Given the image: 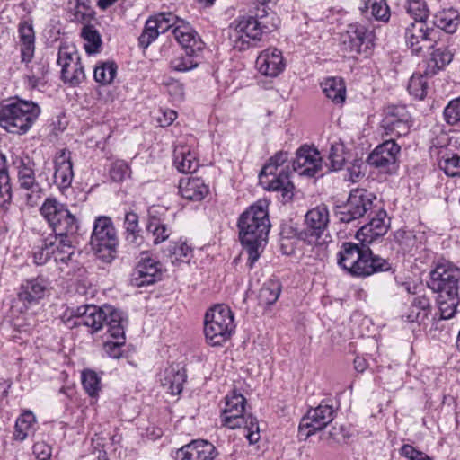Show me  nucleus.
Returning a JSON list of instances; mask_svg holds the SVG:
<instances>
[{"instance_id":"obj_1","label":"nucleus","mask_w":460,"mask_h":460,"mask_svg":"<svg viewBox=\"0 0 460 460\" xmlns=\"http://www.w3.org/2000/svg\"><path fill=\"white\" fill-rule=\"evenodd\" d=\"M386 217V212L379 209L367 224L359 228L356 236L361 242L360 245L350 242L342 243L337 253L338 265L351 276L364 278L392 270L388 260L373 254L367 245L387 233L389 223Z\"/></svg>"},{"instance_id":"obj_2","label":"nucleus","mask_w":460,"mask_h":460,"mask_svg":"<svg viewBox=\"0 0 460 460\" xmlns=\"http://www.w3.org/2000/svg\"><path fill=\"white\" fill-rule=\"evenodd\" d=\"M40 214L55 233L52 256L56 262H67L74 254V243L79 229L75 217L56 199L48 198L40 207Z\"/></svg>"},{"instance_id":"obj_3","label":"nucleus","mask_w":460,"mask_h":460,"mask_svg":"<svg viewBox=\"0 0 460 460\" xmlns=\"http://www.w3.org/2000/svg\"><path fill=\"white\" fill-rule=\"evenodd\" d=\"M237 226L241 243L248 254L247 265L252 269L268 243L270 223L266 202L259 201L243 212Z\"/></svg>"},{"instance_id":"obj_4","label":"nucleus","mask_w":460,"mask_h":460,"mask_svg":"<svg viewBox=\"0 0 460 460\" xmlns=\"http://www.w3.org/2000/svg\"><path fill=\"white\" fill-rule=\"evenodd\" d=\"M68 313L69 318L75 320L74 325L86 326L91 333L98 332L105 326L112 338H123L126 319L120 310L111 305H83L70 308Z\"/></svg>"},{"instance_id":"obj_5","label":"nucleus","mask_w":460,"mask_h":460,"mask_svg":"<svg viewBox=\"0 0 460 460\" xmlns=\"http://www.w3.org/2000/svg\"><path fill=\"white\" fill-rule=\"evenodd\" d=\"M40 108L31 101L16 99L15 102L0 105V126L11 134L28 132L39 115Z\"/></svg>"},{"instance_id":"obj_6","label":"nucleus","mask_w":460,"mask_h":460,"mask_svg":"<svg viewBox=\"0 0 460 460\" xmlns=\"http://www.w3.org/2000/svg\"><path fill=\"white\" fill-rule=\"evenodd\" d=\"M234 329V314L228 306L217 305L207 312L204 333L210 345H221L230 337Z\"/></svg>"},{"instance_id":"obj_7","label":"nucleus","mask_w":460,"mask_h":460,"mask_svg":"<svg viewBox=\"0 0 460 460\" xmlns=\"http://www.w3.org/2000/svg\"><path fill=\"white\" fill-rule=\"evenodd\" d=\"M90 243L98 257L110 262L115 258L119 240L111 219L105 216L95 218Z\"/></svg>"},{"instance_id":"obj_8","label":"nucleus","mask_w":460,"mask_h":460,"mask_svg":"<svg viewBox=\"0 0 460 460\" xmlns=\"http://www.w3.org/2000/svg\"><path fill=\"white\" fill-rule=\"evenodd\" d=\"M411 126V116L405 105H387L382 119L385 137L382 144H396L398 138L409 134Z\"/></svg>"},{"instance_id":"obj_9","label":"nucleus","mask_w":460,"mask_h":460,"mask_svg":"<svg viewBox=\"0 0 460 460\" xmlns=\"http://www.w3.org/2000/svg\"><path fill=\"white\" fill-rule=\"evenodd\" d=\"M460 270L448 261L437 264L429 272L428 287L435 293H457L459 291Z\"/></svg>"},{"instance_id":"obj_10","label":"nucleus","mask_w":460,"mask_h":460,"mask_svg":"<svg viewBox=\"0 0 460 460\" xmlns=\"http://www.w3.org/2000/svg\"><path fill=\"white\" fill-rule=\"evenodd\" d=\"M334 413L332 405L324 402H322L317 407L310 408L300 420L298 436L306 439L317 431L323 429L333 420Z\"/></svg>"},{"instance_id":"obj_11","label":"nucleus","mask_w":460,"mask_h":460,"mask_svg":"<svg viewBox=\"0 0 460 460\" xmlns=\"http://www.w3.org/2000/svg\"><path fill=\"white\" fill-rule=\"evenodd\" d=\"M330 222V214L325 205H319L305 216V228L299 233V238L308 244H315L324 234Z\"/></svg>"},{"instance_id":"obj_12","label":"nucleus","mask_w":460,"mask_h":460,"mask_svg":"<svg viewBox=\"0 0 460 460\" xmlns=\"http://www.w3.org/2000/svg\"><path fill=\"white\" fill-rule=\"evenodd\" d=\"M376 196L365 189H356L350 191L346 206L340 212V220L350 223L362 217L373 208Z\"/></svg>"},{"instance_id":"obj_13","label":"nucleus","mask_w":460,"mask_h":460,"mask_svg":"<svg viewBox=\"0 0 460 460\" xmlns=\"http://www.w3.org/2000/svg\"><path fill=\"white\" fill-rule=\"evenodd\" d=\"M220 419L222 425L230 429L243 428L246 430L244 436L250 444H255L259 441L260 429L258 420L252 414L247 413L245 408L244 411L237 410V411H222Z\"/></svg>"},{"instance_id":"obj_14","label":"nucleus","mask_w":460,"mask_h":460,"mask_svg":"<svg viewBox=\"0 0 460 460\" xmlns=\"http://www.w3.org/2000/svg\"><path fill=\"white\" fill-rule=\"evenodd\" d=\"M438 31L427 27L421 21L413 22L405 28V40L412 53L420 54L424 49L434 48Z\"/></svg>"},{"instance_id":"obj_15","label":"nucleus","mask_w":460,"mask_h":460,"mask_svg":"<svg viewBox=\"0 0 460 460\" xmlns=\"http://www.w3.org/2000/svg\"><path fill=\"white\" fill-rule=\"evenodd\" d=\"M234 48L242 51L256 46L262 35L254 15L243 16L236 22Z\"/></svg>"},{"instance_id":"obj_16","label":"nucleus","mask_w":460,"mask_h":460,"mask_svg":"<svg viewBox=\"0 0 460 460\" xmlns=\"http://www.w3.org/2000/svg\"><path fill=\"white\" fill-rule=\"evenodd\" d=\"M58 64L61 66V77L65 83L76 86L84 80V66L75 51L69 52L67 48H60Z\"/></svg>"},{"instance_id":"obj_17","label":"nucleus","mask_w":460,"mask_h":460,"mask_svg":"<svg viewBox=\"0 0 460 460\" xmlns=\"http://www.w3.org/2000/svg\"><path fill=\"white\" fill-rule=\"evenodd\" d=\"M322 169V156L314 146H301L292 162V171L301 176L314 177Z\"/></svg>"},{"instance_id":"obj_18","label":"nucleus","mask_w":460,"mask_h":460,"mask_svg":"<svg viewBox=\"0 0 460 460\" xmlns=\"http://www.w3.org/2000/svg\"><path fill=\"white\" fill-rule=\"evenodd\" d=\"M50 288V281L46 277L39 275L23 280L19 287L17 296L19 301L28 307L43 299Z\"/></svg>"},{"instance_id":"obj_19","label":"nucleus","mask_w":460,"mask_h":460,"mask_svg":"<svg viewBox=\"0 0 460 460\" xmlns=\"http://www.w3.org/2000/svg\"><path fill=\"white\" fill-rule=\"evenodd\" d=\"M290 166L288 164L280 169L279 172L264 173L261 171L259 174L260 184L267 190L281 192L282 198L289 200L293 197L294 184L291 180Z\"/></svg>"},{"instance_id":"obj_20","label":"nucleus","mask_w":460,"mask_h":460,"mask_svg":"<svg viewBox=\"0 0 460 460\" xmlns=\"http://www.w3.org/2000/svg\"><path fill=\"white\" fill-rule=\"evenodd\" d=\"M373 34L364 25L349 24L341 42L346 50L355 53H366L372 46Z\"/></svg>"},{"instance_id":"obj_21","label":"nucleus","mask_w":460,"mask_h":460,"mask_svg":"<svg viewBox=\"0 0 460 460\" xmlns=\"http://www.w3.org/2000/svg\"><path fill=\"white\" fill-rule=\"evenodd\" d=\"M18 182L22 195L30 206H34L40 199L41 187L35 179V172L29 164L23 161L18 167Z\"/></svg>"},{"instance_id":"obj_22","label":"nucleus","mask_w":460,"mask_h":460,"mask_svg":"<svg viewBox=\"0 0 460 460\" xmlns=\"http://www.w3.org/2000/svg\"><path fill=\"white\" fill-rule=\"evenodd\" d=\"M400 146H376L367 156L369 165L378 169L382 172L393 173L397 169V155L400 153Z\"/></svg>"},{"instance_id":"obj_23","label":"nucleus","mask_w":460,"mask_h":460,"mask_svg":"<svg viewBox=\"0 0 460 460\" xmlns=\"http://www.w3.org/2000/svg\"><path fill=\"white\" fill-rule=\"evenodd\" d=\"M173 36L188 56H198L204 49V42L189 22L181 20L172 30Z\"/></svg>"},{"instance_id":"obj_24","label":"nucleus","mask_w":460,"mask_h":460,"mask_svg":"<svg viewBox=\"0 0 460 460\" xmlns=\"http://www.w3.org/2000/svg\"><path fill=\"white\" fill-rule=\"evenodd\" d=\"M161 264L155 259L143 257L132 272L131 281L137 287L154 284L162 278Z\"/></svg>"},{"instance_id":"obj_25","label":"nucleus","mask_w":460,"mask_h":460,"mask_svg":"<svg viewBox=\"0 0 460 460\" xmlns=\"http://www.w3.org/2000/svg\"><path fill=\"white\" fill-rule=\"evenodd\" d=\"M217 452L215 446L203 439L193 440L177 451L178 460H214Z\"/></svg>"},{"instance_id":"obj_26","label":"nucleus","mask_w":460,"mask_h":460,"mask_svg":"<svg viewBox=\"0 0 460 460\" xmlns=\"http://www.w3.org/2000/svg\"><path fill=\"white\" fill-rule=\"evenodd\" d=\"M256 66L263 75L270 77L279 75L285 68L282 52L275 48L261 51L256 59Z\"/></svg>"},{"instance_id":"obj_27","label":"nucleus","mask_w":460,"mask_h":460,"mask_svg":"<svg viewBox=\"0 0 460 460\" xmlns=\"http://www.w3.org/2000/svg\"><path fill=\"white\" fill-rule=\"evenodd\" d=\"M73 178L71 154L66 149H62L55 158L54 182L63 190L71 185Z\"/></svg>"},{"instance_id":"obj_28","label":"nucleus","mask_w":460,"mask_h":460,"mask_svg":"<svg viewBox=\"0 0 460 460\" xmlns=\"http://www.w3.org/2000/svg\"><path fill=\"white\" fill-rule=\"evenodd\" d=\"M179 191L183 199L200 201L208 193V188L200 178L184 177L180 180Z\"/></svg>"},{"instance_id":"obj_29","label":"nucleus","mask_w":460,"mask_h":460,"mask_svg":"<svg viewBox=\"0 0 460 460\" xmlns=\"http://www.w3.org/2000/svg\"><path fill=\"white\" fill-rule=\"evenodd\" d=\"M18 32L22 62L29 63L31 61L35 52L33 27L28 22H22L19 24Z\"/></svg>"},{"instance_id":"obj_30","label":"nucleus","mask_w":460,"mask_h":460,"mask_svg":"<svg viewBox=\"0 0 460 460\" xmlns=\"http://www.w3.org/2000/svg\"><path fill=\"white\" fill-rule=\"evenodd\" d=\"M173 164L182 173H192L199 166L196 155L190 146H176L173 153Z\"/></svg>"},{"instance_id":"obj_31","label":"nucleus","mask_w":460,"mask_h":460,"mask_svg":"<svg viewBox=\"0 0 460 460\" xmlns=\"http://www.w3.org/2000/svg\"><path fill=\"white\" fill-rule=\"evenodd\" d=\"M186 375L183 370L179 368V366H171L164 370L161 384L168 393L175 395L182 391Z\"/></svg>"},{"instance_id":"obj_32","label":"nucleus","mask_w":460,"mask_h":460,"mask_svg":"<svg viewBox=\"0 0 460 460\" xmlns=\"http://www.w3.org/2000/svg\"><path fill=\"white\" fill-rule=\"evenodd\" d=\"M437 305L440 320L452 319L458 312L459 296L457 293H441L438 295Z\"/></svg>"},{"instance_id":"obj_33","label":"nucleus","mask_w":460,"mask_h":460,"mask_svg":"<svg viewBox=\"0 0 460 460\" xmlns=\"http://www.w3.org/2000/svg\"><path fill=\"white\" fill-rule=\"evenodd\" d=\"M148 234H152L155 244H159L165 241L172 234V229L164 222V219L149 212L148 223L146 225Z\"/></svg>"},{"instance_id":"obj_34","label":"nucleus","mask_w":460,"mask_h":460,"mask_svg":"<svg viewBox=\"0 0 460 460\" xmlns=\"http://www.w3.org/2000/svg\"><path fill=\"white\" fill-rule=\"evenodd\" d=\"M252 13L257 20L259 28L261 29V33L273 31L280 23L279 18L271 9L255 5Z\"/></svg>"},{"instance_id":"obj_35","label":"nucleus","mask_w":460,"mask_h":460,"mask_svg":"<svg viewBox=\"0 0 460 460\" xmlns=\"http://www.w3.org/2000/svg\"><path fill=\"white\" fill-rule=\"evenodd\" d=\"M434 50L431 53V58L428 65V69L425 71L426 75H433L438 70L443 69L453 59V53L448 50L445 46L438 47L434 45Z\"/></svg>"},{"instance_id":"obj_36","label":"nucleus","mask_w":460,"mask_h":460,"mask_svg":"<svg viewBox=\"0 0 460 460\" xmlns=\"http://www.w3.org/2000/svg\"><path fill=\"white\" fill-rule=\"evenodd\" d=\"M429 311V298L425 295H418L411 301L407 320L411 323H421L428 317Z\"/></svg>"},{"instance_id":"obj_37","label":"nucleus","mask_w":460,"mask_h":460,"mask_svg":"<svg viewBox=\"0 0 460 460\" xmlns=\"http://www.w3.org/2000/svg\"><path fill=\"white\" fill-rule=\"evenodd\" d=\"M421 235L418 236L411 230H398L394 234V241L403 253L412 254L421 248Z\"/></svg>"},{"instance_id":"obj_38","label":"nucleus","mask_w":460,"mask_h":460,"mask_svg":"<svg viewBox=\"0 0 460 460\" xmlns=\"http://www.w3.org/2000/svg\"><path fill=\"white\" fill-rule=\"evenodd\" d=\"M321 87L328 99L335 103H342L346 98V87L341 77H331L325 79Z\"/></svg>"},{"instance_id":"obj_39","label":"nucleus","mask_w":460,"mask_h":460,"mask_svg":"<svg viewBox=\"0 0 460 460\" xmlns=\"http://www.w3.org/2000/svg\"><path fill=\"white\" fill-rule=\"evenodd\" d=\"M36 418L31 411L22 412L15 421L14 438L23 441L35 432Z\"/></svg>"},{"instance_id":"obj_40","label":"nucleus","mask_w":460,"mask_h":460,"mask_svg":"<svg viewBox=\"0 0 460 460\" xmlns=\"http://www.w3.org/2000/svg\"><path fill=\"white\" fill-rule=\"evenodd\" d=\"M165 252L172 264L188 262L192 257V248L182 240L171 243Z\"/></svg>"},{"instance_id":"obj_41","label":"nucleus","mask_w":460,"mask_h":460,"mask_svg":"<svg viewBox=\"0 0 460 460\" xmlns=\"http://www.w3.org/2000/svg\"><path fill=\"white\" fill-rule=\"evenodd\" d=\"M433 23L447 33L456 31L459 23V15L454 9L443 10L435 14Z\"/></svg>"},{"instance_id":"obj_42","label":"nucleus","mask_w":460,"mask_h":460,"mask_svg":"<svg viewBox=\"0 0 460 460\" xmlns=\"http://www.w3.org/2000/svg\"><path fill=\"white\" fill-rule=\"evenodd\" d=\"M82 38L86 41L85 51L88 54L97 53L102 45L101 35L93 25H85L81 31Z\"/></svg>"},{"instance_id":"obj_43","label":"nucleus","mask_w":460,"mask_h":460,"mask_svg":"<svg viewBox=\"0 0 460 460\" xmlns=\"http://www.w3.org/2000/svg\"><path fill=\"white\" fill-rule=\"evenodd\" d=\"M281 292V286L277 281L265 283L259 292V301L261 305H273L279 298Z\"/></svg>"},{"instance_id":"obj_44","label":"nucleus","mask_w":460,"mask_h":460,"mask_svg":"<svg viewBox=\"0 0 460 460\" xmlns=\"http://www.w3.org/2000/svg\"><path fill=\"white\" fill-rule=\"evenodd\" d=\"M117 68L114 62H104L95 67L93 77L96 82L102 84H109L115 78Z\"/></svg>"},{"instance_id":"obj_45","label":"nucleus","mask_w":460,"mask_h":460,"mask_svg":"<svg viewBox=\"0 0 460 460\" xmlns=\"http://www.w3.org/2000/svg\"><path fill=\"white\" fill-rule=\"evenodd\" d=\"M350 158L346 146H331L328 159L330 167L333 171L341 170L345 163Z\"/></svg>"},{"instance_id":"obj_46","label":"nucleus","mask_w":460,"mask_h":460,"mask_svg":"<svg viewBox=\"0 0 460 460\" xmlns=\"http://www.w3.org/2000/svg\"><path fill=\"white\" fill-rule=\"evenodd\" d=\"M404 7L414 22H426L429 10L424 0H407Z\"/></svg>"},{"instance_id":"obj_47","label":"nucleus","mask_w":460,"mask_h":460,"mask_svg":"<svg viewBox=\"0 0 460 460\" xmlns=\"http://www.w3.org/2000/svg\"><path fill=\"white\" fill-rule=\"evenodd\" d=\"M439 168L447 176L456 177L460 175V156L455 154L443 155L438 162Z\"/></svg>"},{"instance_id":"obj_48","label":"nucleus","mask_w":460,"mask_h":460,"mask_svg":"<svg viewBox=\"0 0 460 460\" xmlns=\"http://www.w3.org/2000/svg\"><path fill=\"white\" fill-rule=\"evenodd\" d=\"M54 243H51L50 236L43 240L41 243L34 248L33 260L37 265L45 264L54 253Z\"/></svg>"},{"instance_id":"obj_49","label":"nucleus","mask_w":460,"mask_h":460,"mask_svg":"<svg viewBox=\"0 0 460 460\" xmlns=\"http://www.w3.org/2000/svg\"><path fill=\"white\" fill-rule=\"evenodd\" d=\"M82 384L86 393L94 397L98 395L101 389V378L93 370H84L82 372Z\"/></svg>"},{"instance_id":"obj_50","label":"nucleus","mask_w":460,"mask_h":460,"mask_svg":"<svg viewBox=\"0 0 460 460\" xmlns=\"http://www.w3.org/2000/svg\"><path fill=\"white\" fill-rule=\"evenodd\" d=\"M366 8L377 21L387 22L390 18V9L385 0H366Z\"/></svg>"},{"instance_id":"obj_51","label":"nucleus","mask_w":460,"mask_h":460,"mask_svg":"<svg viewBox=\"0 0 460 460\" xmlns=\"http://www.w3.org/2000/svg\"><path fill=\"white\" fill-rule=\"evenodd\" d=\"M427 82L421 74H413L408 84L409 93L414 97L421 100L427 94Z\"/></svg>"},{"instance_id":"obj_52","label":"nucleus","mask_w":460,"mask_h":460,"mask_svg":"<svg viewBox=\"0 0 460 460\" xmlns=\"http://www.w3.org/2000/svg\"><path fill=\"white\" fill-rule=\"evenodd\" d=\"M159 34L154 17H150L146 22L145 29L138 38L139 45L144 49L147 48Z\"/></svg>"},{"instance_id":"obj_53","label":"nucleus","mask_w":460,"mask_h":460,"mask_svg":"<svg viewBox=\"0 0 460 460\" xmlns=\"http://www.w3.org/2000/svg\"><path fill=\"white\" fill-rule=\"evenodd\" d=\"M289 153L285 151L277 152L273 156H271L267 164L263 166L261 171H264V173H273L278 171L280 167L285 168L288 164L285 165L286 163L288 162Z\"/></svg>"},{"instance_id":"obj_54","label":"nucleus","mask_w":460,"mask_h":460,"mask_svg":"<svg viewBox=\"0 0 460 460\" xmlns=\"http://www.w3.org/2000/svg\"><path fill=\"white\" fill-rule=\"evenodd\" d=\"M153 17L155 21L159 33H164L172 27L174 29L181 20L172 13H162Z\"/></svg>"},{"instance_id":"obj_55","label":"nucleus","mask_w":460,"mask_h":460,"mask_svg":"<svg viewBox=\"0 0 460 460\" xmlns=\"http://www.w3.org/2000/svg\"><path fill=\"white\" fill-rule=\"evenodd\" d=\"M246 406V399L240 394L233 391L225 397V406L222 411H244Z\"/></svg>"},{"instance_id":"obj_56","label":"nucleus","mask_w":460,"mask_h":460,"mask_svg":"<svg viewBox=\"0 0 460 460\" xmlns=\"http://www.w3.org/2000/svg\"><path fill=\"white\" fill-rule=\"evenodd\" d=\"M197 56L181 55L171 61V67L178 72H187L198 66L199 63L194 59Z\"/></svg>"},{"instance_id":"obj_57","label":"nucleus","mask_w":460,"mask_h":460,"mask_svg":"<svg viewBox=\"0 0 460 460\" xmlns=\"http://www.w3.org/2000/svg\"><path fill=\"white\" fill-rule=\"evenodd\" d=\"M110 174L112 181L120 182L129 177L130 169L125 161L118 160L112 164Z\"/></svg>"},{"instance_id":"obj_58","label":"nucleus","mask_w":460,"mask_h":460,"mask_svg":"<svg viewBox=\"0 0 460 460\" xmlns=\"http://www.w3.org/2000/svg\"><path fill=\"white\" fill-rule=\"evenodd\" d=\"M446 121L450 125L460 122V97L452 100L444 110Z\"/></svg>"},{"instance_id":"obj_59","label":"nucleus","mask_w":460,"mask_h":460,"mask_svg":"<svg viewBox=\"0 0 460 460\" xmlns=\"http://www.w3.org/2000/svg\"><path fill=\"white\" fill-rule=\"evenodd\" d=\"M402 456L408 460H434L433 457L414 447L412 445L404 444L399 450Z\"/></svg>"},{"instance_id":"obj_60","label":"nucleus","mask_w":460,"mask_h":460,"mask_svg":"<svg viewBox=\"0 0 460 460\" xmlns=\"http://www.w3.org/2000/svg\"><path fill=\"white\" fill-rule=\"evenodd\" d=\"M116 341H106L104 343L105 353L112 358H119L122 355L121 346L124 344L125 333L123 338H116Z\"/></svg>"},{"instance_id":"obj_61","label":"nucleus","mask_w":460,"mask_h":460,"mask_svg":"<svg viewBox=\"0 0 460 460\" xmlns=\"http://www.w3.org/2000/svg\"><path fill=\"white\" fill-rule=\"evenodd\" d=\"M9 175L5 167V156L0 152V196L10 192Z\"/></svg>"},{"instance_id":"obj_62","label":"nucleus","mask_w":460,"mask_h":460,"mask_svg":"<svg viewBox=\"0 0 460 460\" xmlns=\"http://www.w3.org/2000/svg\"><path fill=\"white\" fill-rule=\"evenodd\" d=\"M32 452L38 460H49L52 455V448L44 441H40L33 445Z\"/></svg>"},{"instance_id":"obj_63","label":"nucleus","mask_w":460,"mask_h":460,"mask_svg":"<svg viewBox=\"0 0 460 460\" xmlns=\"http://www.w3.org/2000/svg\"><path fill=\"white\" fill-rule=\"evenodd\" d=\"M91 9L89 6H87L84 4H81L77 2L75 7V13L73 21L78 22H84L87 21L91 17Z\"/></svg>"},{"instance_id":"obj_64","label":"nucleus","mask_w":460,"mask_h":460,"mask_svg":"<svg viewBox=\"0 0 460 460\" xmlns=\"http://www.w3.org/2000/svg\"><path fill=\"white\" fill-rule=\"evenodd\" d=\"M177 118L176 111L172 110L160 111L156 120L161 127L170 126Z\"/></svg>"}]
</instances>
